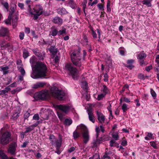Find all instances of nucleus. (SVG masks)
I'll list each match as a JSON object with an SVG mask.
<instances>
[{"mask_svg": "<svg viewBox=\"0 0 159 159\" xmlns=\"http://www.w3.org/2000/svg\"><path fill=\"white\" fill-rule=\"evenodd\" d=\"M57 34H58V31L57 30L55 27H52L49 35L54 37L56 36Z\"/></svg>", "mask_w": 159, "mask_h": 159, "instance_id": "16", "label": "nucleus"}, {"mask_svg": "<svg viewBox=\"0 0 159 159\" xmlns=\"http://www.w3.org/2000/svg\"><path fill=\"white\" fill-rule=\"evenodd\" d=\"M109 140V137L108 135H104L101 138H100L99 139H97L96 142L93 143V147H96L97 145V144H100L102 143V141H107Z\"/></svg>", "mask_w": 159, "mask_h": 159, "instance_id": "10", "label": "nucleus"}, {"mask_svg": "<svg viewBox=\"0 0 159 159\" xmlns=\"http://www.w3.org/2000/svg\"><path fill=\"white\" fill-rule=\"evenodd\" d=\"M49 93L47 90H42L35 93L34 96V98L36 100H45L49 97Z\"/></svg>", "mask_w": 159, "mask_h": 159, "instance_id": "6", "label": "nucleus"}, {"mask_svg": "<svg viewBox=\"0 0 159 159\" xmlns=\"http://www.w3.org/2000/svg\"><path fill=\"white\" fill-rule=\"evenodd\" d=\"M123 101L126 102L128 103L130 102V100L126 97H124L123 98Z\"/></svg>", "mask_w": 159, "mask_h": 159, "instance_id": "59", "label": "nucleus"}, {"mask_svg": "<svg viewBox=\"0 0 159 159\" xmlns=\"http://www.w3.org/2000/svg\"><path fill=\"white\" fill-rule=\"evenodd\" d=\"M83 41L84 43V44L85 45H87L88 42V39L87 37L84 35L83 37Z\"/></svg>", "mask_w": 159, "mask_h": 159, "instance_id": "43", "label": "nucleus"}, {"mask_svg": "<svg viewBox=\"0 0 159 159\" xmlns=\"http://www.w3.org/2000/svg\"><path fill=\"white\" fill-rule=\"evenodd\" d=\"M37 83L39 88L43 87L46 85V83L43 82H38Z\"/></svg>", "mask_w": 159, "mask_h": 159, "instance_id": "47", "label": "nucleus"}, {"mask_svg": "<svg viewBox=\"0 0 159 159\" xmlns=\"http://www.w3.org/2000/svg\"><path fill=\"white\" fill-rule=\"evenodd\" d=\"M80 135V134L76 131H74L73 133V137L75 139H76L79 137Z\"/></svg>", "mask_w": 159, "mask_h": 159, "instance_id": "32", "label": "nucleus"}, {"mask_svg": "<svg viewBox=\"0 0 159 159\" xmlns=\"http://www.w3.org/2000/svg\"><path fill=\"white\" fill-rule=\"evenodd\" d=\"M146 57V55L143 51L141 52L137 55V59L139 60H141L145 58Z\"/></svg>", "mask_w": 159, "mask_h": 159, "instance_id": "19", "label": "nucleus"}, {"mask_svg": "<svg viewBox=\"0 0 159 159\" xmlns=\"http://www.w3.org/2000/svg\"><path fill=\"white\" fill-rule=\"evenodd\" d=\"M17 147V144L16 143H11L9 146L8 151V152L12 155H15L16 148Z\"/></svg>", "mask_w": 159, "mask_h": 159, "instance_id": "11", "label": "nucleus"}, {"mask_svg": "<svg viewBox=\"0 0 159 159\" xmlns=\"http://www.w3.org/2000/svg\"><path fill=\"white\" fill-rule=\"evenodd\" d=\"M152 0H143L142 3L143 4L147 6L148 7H151L152 6L151 2Z\"/></svg>", "mask_w": 159, "mask_h": 159, "instance_id": "22", "label": "nucleus"}, {"mask_svg": "<svg viewBox=\"0 0 159 159\" xmlns=\"http://www.w3.org/2000/svg\"><path fill=\"white\" fill-rule=\"evenodd\" d=\"M39 123L38 121H37L36 123L33 125H32L30 126V127H31L33 129L35 127H36L39 124Z\"/></svg>", "mask_w": 159, "mask_h": 159, "instance_id": "55", "label": "nucleus"}, {"mask_svg": "<svg viewBox=\"0 0 159 159\" xmlns=\"http://www.w3.org/2000/svg\"><path fill=\"white\" fill-rule=\"evenodd\" d=\"M88 114L89 115V120L93 123H94L95 121L94 117L92 111L90 110L88 112Z\"/></svg>", "mask_w": 159, "mask_h": 159, "instance_id": "20", "label": "nucleus"}, {"mask_svg": "<svg viewBox=\"0 0 159 159\" xmlns=\"http://www.w3.org/2000/svg\"><path fill=\"white\" fill-rule=\"evenodd\" d=\"M18 6L21 9H24V4L23 3L19 2L18 3Z\"/></svg>", "mask_w": 159, "mask_h": 159, "instance_id": "52", "label": "nucleus"}, {"mask_svg": "<svg viewBox=\"0 0 159 159\" xmlns=\"http://www.w3.org/2000/svg\"><path fill=\"white\" fill-rule=\"evenodd\" d=\"M0 157H1L2 159H8V157L4 153H3Z\"/></svg>", "mask_w": 159, "mask_h": 159, "instance_id": "58", "label": "nucleus"}, {"mask_svg": "<svg viewBox=\"0 0 159 159\" xmlns=\"http://www.w3.org/2000/svg\"><path fill=\"white\" fill-rule=\"evenodd\" d=\"M116 140L112 139L111 140L110 142V146L111 147H113L116 146Z\"/></svg>", "mask_w": 159, "mask_h": 159, "instance_id": "33", "label": "nucleus"}, {"mask_svg": "<svg viewBox=\"0 0 159 159\" xmlns=\"http://www.w3.org/2000/svg\"><path fill=\"white\" fill-rule=\"evenodd\" d=\"M65 69L74 80H76L79 75V72L77 69L73 66L71 63H66L65 65Z\"/></svg>", "mask_w": 159, "mask_h": 159, "instance_id": "3", "label": "nucleus"}, {"mask_svg": "<svg viewBox=\"0 0 159 159\" xmlns=\"http://www.w3.org/2000/svg\"><path fill=\"white\" fill-rule=\"evenodd\" d=\"M151 93L152 96L154 99H156L157 96L155 92L152 89H150Z\"/></svg>", "mask_w": 159, "mask_h": 159, "instance_id": "38", "label": "nucleus"}, {"mask_svg": "<svg viewBox=\"0 0 159 159\" xmlns=\"http://www.w3.org/2000/svg\"><path fill=\"white\" fill-rule=\"evenodd\" d=\"M33 51L34 53L38 57L39 59L40 60L43 59L45 57L44 52H40L37 49H34Z\"/></svg>", "mask_w": 159, "mask_h": 159, "instance_id": "12", "label": "nucleus"}, {"mask_svg": "<svg viewBox=\"0 0 159 159\" xmlns=\"http://www.w3.org/2000/svg\"><path fill=\"white\" fill-rule=\"evenodd\" d=\"M66 34V29L64 27H62V29L58 31V35L63 34Z\"/></svg>", "mask_w": 159, "mask_h": 159, "instance_id": "25", "label": "nucleus"}, {"mask_svg": "<svg viewBox=\"0 0 159 159\" xmlns=\"http://www.w3.org/2000/svg\"><path fill=\"white\" fill-rule=\"evenodd\" d=\"M72 122V121L71 119H66L64 121L65 124L67 126H69L70 125Z\"/></svg>", "mask_w": 159, "mask_h": 159, "instance_id": "31", "label": "nucleus"}, {"mask_svg": "<svg viewBox=\"0 0 159 159\" xmlns=\"http://www.w3.org/2000/svg\"><path fill=\"white\" fill-rule=\"evenodd\" d=\"M97 114L99 122L102 123H103L105 119V116L102 113L99 112L97 111Z\"/></svg>", "mask_w": 159, "mask_h": 159, "instance_id": "15", "label": "nucleus"}, {"mask_svg": "<svg viewBox=\"0 0 159 159\" xmlns=\"http://www.w3.org/2000/svg\"><path fill=\"white\" fill-rule=\"evenodd\" d=\"M102 92L103 93H105V94H106L108 92V89L107 88L106 86L104 85L103 86V88H102Z\"/></svg>", "mask_w": 159, "mask_h": 159, "instance_id": "37", "label": "nucleus"}, {"mask_svg": "<svg viewBox=\"0 0 159 159\" xmlns=\"http://www.w3.org/2000/svg\"><path fill=\"white\" fill-rule=\"evenodd\" d=\"M52 95L59 100L65 99L66 96V94L63 91L59 90L56 87H54L51 90Z\"/></svg>", "mask_w": 159, "mask_h": 159, "instance_id": "5", "label": "nucleus"}, {"mask_svg": "<svg viewBox=\"0 0 159 159\" xmlns=\"http://www.w3.org/2000/svg\"><path fill=\"white\" fill-rule=\"evenodd\" d=\"M24 33H20L19 35V38L21 40L24 39Z\"/></svg>", "mask_w": 159, "mask_h": 159, "instance_id": "54", "label": "nucleus"}, {"mask_svg": "<svg viewBox=\"0 0 159 159\" xmlns=\"http://www.w3.org/2000/svg\"><path fill=\"white\" fill-rule=\"evenodd\" d=\"M152 68V66H147L146 67L145 70H146L148 71L151 69Z\"/></svg>", "mask_w": 159, "mask_h": 159, "instance_id": "63", "label": "nucleus"}, {"mask_svg": "<svg viewBox=\"0 0 159 159\" xmlns=\"http://www.w3.org/2000/svg\"><path fill=\"white\" fill-rule=\"evenodd\" d=\"M134 62V60L133 59H131L128 60L126 66L130 69H132L134 67V66L133 65V64Z\"/></svg>", "mask_w": 159, "mask_h": 159, "instance_id": "17", "label": "nucleus"}, {"mask_svg": "<svg viewBox=\"0 0 159 159\" xmlns=\"http://www.w3.org/2000/svg\"><path fill=\"white\" fill-rule=\"evenodd\" d=\"M3 6L4 7L7 9H8V8L9 5L7 2H6L4 3L3 4Z\"/></svg>", "mask_w": 159, "mask_h": 159, "instance_id": "64", "label": "nucleus"}, {"mask_svg": "<svg viewBox=\"0 0 159 159\" xmlns=\"http://www.w3.org/2000/svg\"><path fill=\"white\" fill-rule=\"evenodd\" d=\"M112 136L113 139H114L115 140H118L119 139V136L118 134L117 133H114L112 134Z\"/></svg>", "mask_w": 159, "mask_h": 159, "instance_id": "30", "label": "nucleus"}, {"mask_svg": "<svg viewBox=\"0 0 159 159\" xmlns=\"http://www.w3.org/2000/svg\"><path fill=\"white\" fill-rule=\"evenodd\" d=\"M122 109L123 110V112L126 111L128 109L127 105L125 103L123 104L122 106Z\"/></svg>", "mask_w": 159, "mask_h": 159, "instance_id": "39", "label": "nucleus"}, {"mask_svg": "<svg viewBox=\"0 0 159 159\" xmlns=\"http://www.w3.org/2000/svg\"><path fill=\"white\" fill-rule=\"evenodd\" d=\"M75 149V148L74 147H71L68 150V152L69 153H71L72 152L74 151Z\"/></svg>", "mask_w": 159, "mask_h": 159, "instance_id": "57", "label": "nucleus"}, {"mask_svg": "<svg viewBox=\"0 0 159 159\" xmlns=\"http://www.w3.org/2000/svg\"><path fill=\"white\" fill-rule=\"evenodd\" d=\"M49 139L50 140V143L52 145H54L55 144L54 141L56 139H55V136L53 135H50L49 137Z\"/></svg>", "mask_w": 159, "mask_h": 159, "instance_id": "28", "label": "nucleus"}, {"mask_svg": "<svg viewBox=\"0 0 159 159\" xmlns=\"http://www.w3.org/2000/svg\"><path fill=\"white\" fill-rule=\"evenodd\" d=\"M1 69L2 70H3V71H4L7 70L8 69L9 67L7 66L5 67H1Z\"/></svg>", "mask_w": 159, "mask_h": 159, "instance_id": "62", "label": "nucleus"}, {"mask_svg": "<svg viewBox=\"0 0 159 159\" xmlns=\"http://www.w3.org/2000/svg\"><path fill=\"white\" fill-rule=\"evenodd\" d=\"M8 30L4 27H2L0 30V36H7L8 34Z\"/></svg>", "mask_w": 159, "mask_h": 159, "instance_id": "14", "label": "nucleus"}, {"mask_svg": "<svg viewBox=\"0 0 159 159\" xmlns=\"http://www.w3.org/2000/svg\"><path fill=\"white\" fill-rule=\"evenodd\" d=\"M39 116L38 114H35L33 116V119L36 120H38L39 119Z\"/></svg>", "mask_w": 159, "mask_h": 159, "instance_id": "50", "label": "nucleus"}, {"mask_svg": "<svg viewBox=\"0 0 159 159\" xmlns=\"http://www.w3.org/2000/svg\"><path fill=\"white\" fill-rule=\"evenodd\" d=\"M11 134L7 132L3 133L1 136L0 135V143L3 145H7L9 143Z\"/></svg>", "mask_w": 159, "mask_h": 159, "instance_id": "9", "label": "nucleus"}, {"mask_svg": "<svg viewBox=\"0 0 159 159\" xmlns=\"http://www.w3.org/2000/svg\"><path fill=\"white\" fill-rule=\"evenodd\" d=\"M62 139L60 138L58 139H56L54 141L55 144L54 145L56 146V148H60L62 143Z\"/></svg>", "mask_w": 159, "mask_h": 159, "instance_id": "18", "label": "nucleus"}, {"mask_svg": "<svg viewBox=\"0 0 159 159\" xmlns=\"http://www.w3.org/2000/svg\"><path fill=\"white\" fill-rule=\"evenodd\" d=\"M29 56V53L28 51L26 49L23 50V56L24 59H26Z\"/></svg>", "mask_w": 159, "mask_h": 159, "instance_id": "27", "label": "nucleus"}, {"mask_svg": "<svg viewBox=\"0 0 159 159\" xmlns=\"http://www.w3.org/2000/svg\"><path fill=\"white\" fill-rule=\"evenodd\" d=\"M110 1L109 0L107 1V11L108 12H110L111 11V9L110 8Z\"/></svg>", "mask_w": 159, "mask_h": 159, "instance_id": "35", "label": "nucleus"}, {"mask_svg": "<svg viewBox=\"0 0 159 159\" xmlns=\"http://www.w3.org/2000/svg\"><path fill=\"white\" fill-rule=\"evenodd\" d=\"M12 17L11 15H10L9 14L8 17V19L5 22V23L6 24H9L10 23Z\"/></svg>", "mask_w": 159, "mask_h": 159, "instance_id": "48", "label": "nucleus"}, {"mask_svg": "<svg viewBox=\"0 0 159 159\" xmlns=\"http://www.w3.org/2000/svg\"><path fill=\"white\" fill-rule=\"evenodd\" d=\"M32 12H30V14L32 15H34V19L37 20L39 16L41 15L43 12V9L42 7L39 5H37L35 6Z\"/></svg>", "mask_w": 159, "mask_h": 159, "instance_id": "7", "label": "nucleus"}, {"mask_svg": "<svg viewBox=\"0 0 159 159\" xmlns=\"http://www.w3.org/2000/svg\"><path fill=\"white\" fill-rule=\"evenodd\" d=\"M77 128L82 133L84 143L86 144L89 140V135L88 129L85 125L82 124L78 126Z\"/></svg>", "mask_w": 159, "mask_h": 159, "instance_id": "4", "label": "nucleus"}, {"mask_svg": "<svg viewBox=\"0 0 159 159\" xmlns=\"http://www.w3.org/2000/svg\"><path fill=\"white\" fill-rule=\"evenodd\" d=\"M33 129L31 128L30 126H29L28 127L26 128V130L25 131V133H27L30 132L33 130Z\"/></svg>", "mask_w": 159, "mask_h": 159, "instance_id": "44", "label": "nucleus"}, {"mask_svg": "<svg viewBox=\"0 0 159 159\" xmlns=\"http://www.w3.org/2000/svg\"><path fill=\"white\" fill-rule=\"evenodd\" d=\"M20 72L21 75L23 76H24L25 75V72L23 68L20 67Z\"/></svg>", "mask_w": 159, "mask_h": 159, "instance_id": "46", "label": "nucleus"}, {"mask_svg": "<svg viewBox=\"0 0 159 159\" xmlns=\"http://www.w3.org/2000/svg\"><path fill=\"white\" fill-rule=\"evenodd\" d=\"M57 114L59 118L61 120L63 119V115L61 111H58Z\"/></svg>", "mask_w": 159, "mask_h": 159, "instance_id": "42", "label": "nucleus"}, {"mask_svg": "<svg viewBox=\"0 0 159 159\" xmlns=\"http://www.w3.org/2000/svg\"><path fill=\"white\" fill-rule=\"evenodd\" d=\"M60 148H56V151L55 152L57 153L58 154H59L61 153V151L60 150Z\"/></svg>", "mask_w": 159, "mask_h": 159, "instance_id": "61", "label": "nucleus"}, {"mask_svg": "<svg viewBox=\"0 0 159 159\" xmlns=\"http://www.w3.org/2000/svg\"><path fill=\"white\" fill-rule=\"evenodd\" d=\"M91 34L92 35L94 39L97 38V34L93 30V29H91Z\"/></svg>", "mask_w": 159, "mask_h": 159, "instance_id": "41", "label": "nucleus"}, {"mask_svg": "<svg viewBox=\"0 0 159 159\" xmlns=\"http://www.w3.org/2000/svg\"><path fill=\"white\" fill-rule=\"evenodd\" d=\"M16 5L15 4H12L11 5L10 7L11 11H10L9 14L12 15V14L14 12L16 8Z\"/></svg>", "mask_w": 159, "mask_h": 159, "instance_id": "26", "label": "nucleus"}, {"mask_svg": "<svg viewBox=\"0 0 159 159\" xmlns=\"http://www.w3.org/2000/svg\"><path fill=\"white\" fill-rule=\"evenodd\" d=\"M17 20V18L16 16L13 17L12 19V24L13 28H15L16 26V22Z\"/></svg>", "mask_w": 159, "mask_h": 159, "instance_id": "29", "label": "nucleus"}, {"mask_svg": "<svg viewBox=\"0 0 159 159\" xmlns=\"http://www.w3.org/2000/svg\"><path fill=\"white\" fill-rule=\"evenodd\" d=\"M151 146H152L154 148L156 149L157 148V145L156 143L154 141H152L150 142Z\"/></svg>", "mask_w": 159, "mask_h": 159, "instance_id": "45", "label": "nucleus"}, {"mask_svg": "<svg viewBox=\"0 0 159 159\" xmlns=\"http://www.w3.org/2000/svg\"><path fill=\"white\" fill-rule=\"evenodd\" d=\"M105 94L103 93L98 95L97 99L98 101L102 99L105 97Z\"/></svg>", "mask_w": 159, "mask_h": 159, "instance_id": "36", "label": "nucleus"}, {"mask_svg": "<svg viewBox=\"0 0 159 159\" xmlns=\"http://www.w3.org/2000/svg\"><path fill=\"white\" fill-rule=\"evenodd\" d=\"M35 70L31 75L33 79H38L46 76L48 69L45 65L41 62L36 63L35 66Z\"/></svg>", "mask_w": 159, "mask_h": 159, "instance_id": "1", "label": "nucleus"}, {"mask_svg": "<svg viewBox=\"0 0 159 159\" xmlns=\"http://www.w3.org/2000/svg\"><path fill=\"white\" fill-rule=\"evenodd\" d=\"M97 6L99 10H102V11L104 10V5L101 3H98L97 5Z\"/></svg>", "mask_w": 159, "mask_h": 159, "instance_id": "40", "label": "nucleus"}, {"mask_svg": "<svg viewBox=\"0 0 159 159\" xmlns=\"http://www.w3.org/2000/svg\"><path fill=\"white\" fill-rule=\"evenodd\" d=\"M110 154L109 152H105L104 155L103 156L102 159L107 158L108 159H110L111 157L109 156Z\"/></svg>", "mask_w": 159, "mask_h": 159, "instance_id": "34", "label": "nucleus"}, {"mask_svg": "<svg viewBox=\"0 0 159 159\" xmlns=\"http://www.w3.org/2000/svg\"><path fill=\"white\" fill-rule=\"evenodd\" d=\"M10 46V44L9 43H7L5 44H2L1 47L4 48H6Z\"/></svg>", "mask_w": 159, "mask_h": 159, "instance_id": "51", "label": "nucleus"}, {"mask_svg": "<svg viewBox=\"0 0 159 159\" xmlns=\"http://www.w3.org/2000/svg\"><path fill=\"white\" fill-rule=\"evenodd\" d=\"M19 113H15L13 115V119L14 120L16 119L19 116Z\"/></svg>", "mask_w": 159, "mask_h": 159, "instance_id": "53", "label": "nucleus"}, {"mask_svg": "<svg viewBox=\"0 0 159 159\" xmlns=\"http://www.w3.org/2000/svg\"><path fill=\"white\" fill-rule=\"evenodd\" d=\"M29 142L28 141H25L23 143V144L21 146V147L24 148L26 147V146L28 144Z\"/></svg>", "mask_w": 159, "mask_h": 159, "instance_id": "49", "label": "nucleus"}, {"mask_svg": "<svg viewBox=\"0 0 159 159\" xmlns=\"http://www.w3.org/2000/svg\"><path fill=\"white\" fill-rule=\"evenodd\" d=\"M52 21L54 24L58 25H61L62 23V20L58 16H56L52 20Z\"/></svg>", "mask_w": 159, "mask_h": 159, "instance_id": "13", "label": "nucleus"}, {"mask_svg": "<svg viewBox=\"0 0 159 159\" xmlns=\"http://www.w3.org/2000/svg\"><path fill=\"white\" fill-rule=\"evenodd\" d=\"M98 2L97 0H95L91 3L89 2V5L91 6H93L94 4H96L98 3Z\"/></svg>", "mask_w": 159, "mask_h": 159, "instance_id": "56", "label": "nucleus"}, {"mask_svg": "<svg viewBox=\"0 0 159 159\" xmlns=\"http://www.w3.org/2000/svg\"><path fill=\"white\" fill-rule=\"evenodd\" d=\"M66 9L64 8H60L58 9L57 13L60 14H64L67 13Z\"/></svg>", "mask_w": 159, "mask_h": 159, "instance_id": "23", "label": "nucleus"}, {"mask_svg": "<svg viewBox=\"0 0 159 159\" xmlns=\"http://www.w3.org/2000/svg\"><path fill=\"white\" fill-rule=\"evenodd\" d=\"M56 107L65 113H67L70 110L72 112H73L75 110L74 108L71 104L57 105Z\"/></svg>", "mask_w": 159, "mask_h": 159, "instance_id": "8", "label": "nucleus"}, {"mask_svg": "<svg viewBox=\"0 0 159 159\" xmlns=\"http://www.w3.org/2000/svg\"><path fill=\"white\" fill-rule=\"evenodd\" d=\"M36 61V58L34 56H33L30 59V63L31 65V66L33 68V67L34 64Z\"/></svg>", "mask_w": 159, "mask_h": 159, "instance_id": "24", "label": "nucleus"}, {"mask_svg": "<svg viewBox=\"0 0 159 159\" xmlns=\"http://www.w3.org/2000/svg\"><path fill=\"white\" fill-rule=\"evenodd\" d=\"M70 57L73 64L77 67H80L84 59L80 56L79 52L77 51L73 52L71 54Z\"/></svg>", "mask_w": 159, "mask_h": 159, "instance_id": "2", "label": "nucleus"}, {"mask_svg": "<svg viewBox=\"0 0 159 159\" xmlns=\"http://www.w3.org/2000/svg\"><path fill=\"white\" fill-rule=\"evenodd\" d=\"M121 145L123 146H125L127 145V141L126 140H123L121 143Z\"/></svg>", "mask_w": 159, "mask_h": 159, "instance_id": "60", "label": "nucleus"}, {"mask_svg": "<svg viewBox=\"0 0 159 159\" xmlns=\"http://www.w3.org/2000/svg\"><path fill=\"white\" fill-rule=\"evenodd\" d=\"M26 6L27 7L28 11L31 12V5L32 4L31 0H26L25 2Z\"/></svg>", "mask_w": 159, "mask_h": 159, "instance_id": "21", "label": "nucleus"}]
</instances>
